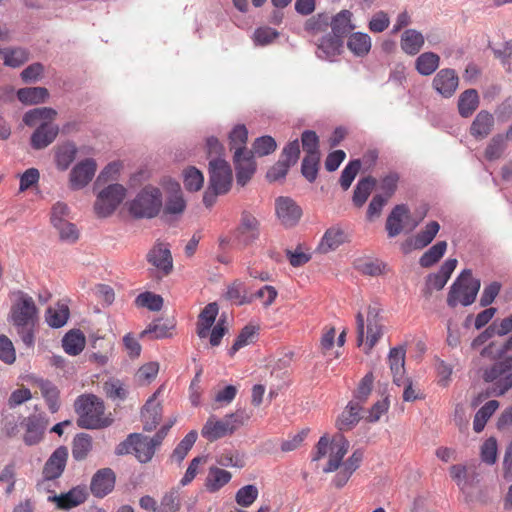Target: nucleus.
Listing matches in <instances>:
<instances>
[{
  "label": "nucleus",
  "mask_w": 512,
  "mask_h": 512,
  "mask_svg": "<svg viewBox=\"0 0 512 512\" xmlns=\"http://www.w3.org/2000/svg\"><path fill=\"white\" fill-rule=\"evenodd\" d=\"M15 301L11 305L9 321L27 347H32L35 341V327L39 320L38 308L31 296L23 291L14 293Z\"/></svg>",
  "instance_id": "obj_1"
},
{
  "label": "nucleus",
  "mask_w": 512,
  "mask_h": 512,
  "mask_svg": "<svg viewBox=\"0 0 512 512\" xmlns=\"http://www.w3.org/2000/svg\"><path fill=\"white\" fill-rule=\"evenodd\" d=\"M352 16V12L346 9L331 16V32L318 37L315 41L319 58L330 60L341 54L344 38L355 29Z\"/></svg>",
  "instance_id": "obj_2"
},
{
  "label": "nucleus",
  "mask_w": 512,
  "mask_h": 512,
  "mask_svg": "<svg viewBox=\"0 0 512 512\" xmlns=\"http://www.w3.org/2000/svg\"><path fill=\"white\" fill-rule=\"evenodd\" d=\"M78 414L77 425L84 429H99L108 425L103 418L104 403L95 395H81L74 404Z\"/></svg>",
  "instance_id": "obj_3"
},
{
  "label": "nucleus",
  "mask_w": 512,
  "mask_h": 512,
  "mask_svg": "<svg viewBox=\"0 0 512 512\" xmlns=\"http://www.w3.org/2000/svg\"><path fill=\"white\" fill-rule=\"evenodd\" d=\"M250 416L244 410H237L234 413L226 415L223 419L217 420L215 416H210L204 424L201 435L209 442H214L227 435L233 434L237 429L243 426Z\"/></svg>",
  "instance_id": "obj_4"
},
{
  "label": "nucleus",
  "mask_w": 512,
  "mask_h": 512,
  "mask_svg": "<svg viewBox=\"0 0 512 512\" xmlns=\"http://www.w3.org/2000/svg\"><path fill=\"white\" fill-rule=\"evenodd\" d=\"M162 206L163 199L160 189L148 185L129 202L128 210L136 219H151L159 214Z\"/></svg>",
  "instance_id": "obj_5"
},
{
  "label": "nucleus",
  "mask_w": 512,
  "mask_h": 512,
  "mask_svg": "<svg viewBox=\"0 0 512 512\" xmlns=\"http://www.w3.org/2000/svg\"><path fill=\"white\" fill-rule=\"evenodd\" d=\"M480 286V280L473 278L470 269L463 270L450 287L447 304L452 308L459 302L463 306L471 305L476 299Z\"/></svg>",
  "instance_id": "obj_6"
},
{
  "label": "nucleus",
  "mask_w": 512,
  "mask_h": 512,
  "mask_svg": "<svg viewBox=\"0 0 512 512\" xmlns=\"http://www.w3.org/2000/svg\"><path fill=\"white\" fill-rule=\"evenodd\" d=\"M485 382L492 383L491 394L502 396L512 388V355L483 371Z\"/></svg>",
  "instance_id": "obj_7"
},
{
  "label": "nucleus",
  "mask_w": 512,
  "mask_h": 512,
  "mask_svg": "<svg viewBox=\"0 0 512 512\" xmlns=\"http://www.w3.org/2000/svg\"><path fill=\"white\" fill-rule=\"evenodd\" d=\"M126 196V188L118 183L102 189L96 197L94 211L98 217L106 218L114 213Z\"/></svg>",
  "instance_id": "obj_8"
},
{
  "label": "nucleus",
  "mask_w": 512,
  "mask_h": 512,
  "mask_svg": "<svg viewBox=\"0 0 512 512\" xmlns=\"http://www.w3.org/2000/svg\"><path fill=\"white\" fill-rule=\"evenodd\" d=\"M209 185L216 192L230 190L233 180L230 164L222 157L213 158L209 161Z\"/></svg>",
  "instance_id": "obj_9"
},
{
  "label": "nucleus",
  "mask_w": 512,
  "mask_h": 512,
  "mask_svg": "<svg viewBox=\"0 0 512 512\" xmlns=\"http://www.w3.org/2000/svg\"><path fill=\"white\" fill-rule=\"evenodd\" d=\"M237 184L245 186L256 170L254 154L248 149H236L233 155Z\"/></svg>",
  "instance_id": "obj_10"
},
{
  "label": "nucleus",
  "mask_w": 512,
  "mask_h": 512,
  "mask_svg": "<svg viewBox=\"0 0 512 512\" xmlns=\"http://www.w3.org/2000/svg\"><path fill=\"white\" fill-rule=\"evenodd\" d=\"M235 236L239 243L249 246L260 236V222L249 211L241 213L240 223L235 230Z\"/></svg>",
  "instance_id": "obj_11"
},
{
  "label": "nucleus",
  "mask_w": 512,
  "mask_h": 512,
  "mask_svg": "<svg viewBox=\"0 0 512 512\" xmlns=\"http://www.w3.org/2000/svg\"><path fill=\"white\" fill-rule=\"evenodd\" d=\"M275 210L281 224L287 228L294 227L302 216L301 207L290 197H278L275 200Z\"/></svg>",
  "instance_id": "obj_12"
},
{
  "label": "nucleus",
  "mask_w": 512,
  "mask_h": 512,
  "mask_svg": "<svg viewBox=\"0 0 512 512\" xmlns=\"http://www.w3.org/2000/svg\"><path fill=\"white\" fill-rule=\"evenodd\" d=\"M350 448L349 441L343 434L337 433L330 441L329 459L327 465L323 468L324 473L337 471L343 464V458Z\"/></svg>",
  "instance_id": "obj_13"
},
{
  "label": "nucleus",
  "mask_w": 512,
  "mask_h": 512,
  "mask_svg": "<svg viewBox=\"0 0 512 512\" xmlns=\"http://www.w3.org/2000/svg\"><path fill=\"white\" fill-rule=\"evenodd\" d=\"M97 170L96 161L92 158H86L80 161L70 172L69 182L72 190L84 188L93 179Z\"/></svg>",
  "instance_id": "obj_14"
},
{
  "label": "nucleus",
  "mask_w": 512,
  "mask_h": 512,
  "mask_svg": "<svg viewBox=\"0 0 512 512\" xmlns=\"http://www.w3.org/2000/svg\"><path fill=\"white\" fill-rule=\"evenodd\" d=\"M459 86V77L454 69L439 70L432 80V87L444 98L452 97Z\"/></svg>",
  "instance_id": "obj_15"
},
{
  "label": "nucleus",
  "mask_w": 512,
  "mask_h": 512,
  "mask_svg": "<svg viewBox=\"0 0 512 512\" xmlns=\"http://www.w3.org/2000/svg\"><path fill=\"white\" fill-rule=\"evenodd\" d=\"M115 479V473L112 469L102 468L98 470L91 479V493L97 498L105 497L113 490Z\"/></svg>",
  "instance_id": "obj_16"
},
{
  "label": "nucleus",
  "mask_w": 512,
  "mask_h": 512,
  "mask_svg": "<svg viewBox=\"0 0 512 512\" xmlns=\"http://www.w3.org/2000/svg\"><path fill=\"white\" fill-rule=\"evenodd\" d=\"M163 386H160L154 394L145 403L141 415L143 428L145 431L154 430L159 424L162 416V407L156 402L157 396L162 392Z\"/></svg>",
  "instance_id": "obj_17"
},
{
  "label": "nucleus",
  "mask_w": 512,
  "mask_h": 512,
  "mask_svg": "<svg viewBox=\"0 0 512 512\" xmlns=\"http://www.w3.org/2000/svg\"><path fill=\"white\" fill-rule=\"evenodd\" d=\"M68 458V449L65 446L58 447L48 458L43 468L45 480H54L59 478L66 466Z\"/></svg>",
  "instance_id": "obj_18"
},
{
  "label": "nucleus",
  "mask_w": 512,
  "mask_h": 512,
  "mask_svg": "<svg viewBox=\"0 0 512 512\" xmlns=\"http://www.w3.org/2000/svg\"><path fill=\"white\" fill-rule=\"evenodd\" d=\"M88 491L85 485L73 487L67 493L49 497V501L55 502L60 509H71L86 501Z\"/></svg>",
  "instance_id": "obj_19"
},
{
  "label": "nucleus",
  "mask_w": 512,
  "mask_h": 512,
  "mask_svg": "<svg viewBox=\"0 0 512 512\" xmlns=\"http://www.w3.org/2000/svg\"><path fill=\"white\" fill-rule=\"evenodd\" d=\"M163 207V217L179 216L183 214L186 208V202L183 198L180 185L176 182L170 184L169 195L165 200Z\"/></svg>",
  "instance_id": "obj_20"
},
{
  "label": "nucleus",
  "mask_w": 512,
  "mask_h": 512,
  "mask_svg": "<svg viewBox=\"0 0 512 512\" xmlns=\"http://www.w3.org/2000/svg\"><path fill=\"white\" fill-rule=\"evenodd\" d=\"M59 133V128L50 122H42L31 135V146L41 150L50 145Z\"/></svg>",
  "instance_id": "obj_21"
},
{
  "label": "nucleus",
  "mask_w": 512,
  "mask_h": 512,
  "mask_svg": "<svg viewBox=\"0 0 512 512\" xmlns=\"http://www.w3.org/2000/svg\"><path fill=\"white\" fill-rule=\"evenodd\" d=\"M494 123L493 115L486 110H481L470 125L471 136L477 140L485 139L492 132Z\"/></svg>",
  "instance_id": "obj_22"
},
{
  "label": "nucleus",
  "mask_w": 512,
  "mask_h": 512,
  "mask_svg": "<svg viewBox=\"0 0 512 512\" xmlns=\"http://www.w3.org/2000/svg\"><path fill=\"white\" fill-rule=\"evenodd\" d=\"M410 216V210L405 204L396 205L387 217L385 228L388 236L393 238L403 230V220Z\"/></svg>",
  "instance_id": "obj_23"
},
{
  "label": "nucleus",
  "mask_w": 512,
  "mask_h": 512,
  "mask_svg": "<svg viewBox=\"0 0 512 512\" xmlns=\"http://www.w3.org/2000/svg\"><path fill=\"white\" fill-rule=\"evenodd\" d=\"M362 410V406L358 402L351 401L348 403L345 410L341 413L336 421V427L339 431H349L361 419L360 411Z\"/></svg>",
  "instance_id": "obj_24"
},
{
  "label": "nucleus",
  "mask_w": 512,
  "mask_h": 512,
  "mask_svg": "<svg viewBox=\"0 0 512 512\" xmlns=\"http://www.w3.org/2000/svg\"><path fill=\"white\" fill-rule=\"evenodd\" d=\"M24 423L26 428L24 442L30 446L37 444L42 439L46 421L40 416L32 415L26 418Z\"/></svg>",
  "instance_id": "obj_25"
},
{
  "label": "nucleus",
  "mask_w": 512,
  "mask_h": 512,
  "mask_svg": "<svg viewBox=\"0 0 512 512\" xmlns=\"http://www.w3.org/2000/svg\"><path fill=\"white\" fill-rule=\"evenodd\" d=\"M147 261L162 270L165 275L172 271L173 263L170 250L162 246H155L147 254Z\"/></svg>",
  "instance_id": "obj_26"
},
{
  "label": "nucleus",
  "mask_w": 512,
  "mask_h": 512,
  "mask_svg": "<svg viewBox=\"0 0 512 512\" xmlns=\"http://www.w3.org/2000/svg\"><path fill=\"white\" fill-rule=\"evenodd\" d=\"M390 370L393 375V382L401 386L402 379L405 378V349L403 347H394L389 352Z\"/></svg>",
  "instance_id": "obj_27"
},
{
  "label": "nucleus",
  "mask_w": 512,
  "mask_h": 512,
  "mask_svg": "<svg viewBox=\"0 0 512 512\" xmlns=\"http://www.w3.org/2000/svg\"><path fill=\"white\" fill-rule=\"evenodd\" d=\"M347 241V235L345 232L336 227H331L326 230L322 237V240L318 246V250L321 253H328L336 250L340 245Z\"/></svg>",
  "instance_id": "obj_28"
},
{
  "label": "nucleus",
  "mask_w": 512,
  "mask_h": 512,
  "mask_svg": "<svg viewBox=\"0 0 512 512\" xmlns=\"http://www.w3.org/2000/svg\"><path fill=\"white\" fill-rule=\"evenodd\" d=\"M218 315V305L213 302L205 306L201 311L197 322V335L206 338Z\"/></svg>",
  "instance_id": "obj_29"
},
{
  "label": "nucleus",
  "mask_w": 512,
  "mask_h": 512,
  "mask_svg": "<svg viewBox=\"0 0 512 512\" xmlns=\"http://www.w3.org/2000/svg\"><path fill=\"white\" fill-rule=\"evenodd\" d=\"M331 25V16L328 13H318L308 18L304 29L312 37L325 35Z\"/></svg>",
  "instance_id": "obj_30"
},
{
  "label": "nucleus",
  "mask_w": 512,
  "mask_h": 512,
  "mask_svg": "<svg viewBox=\"0 0 512 512\" xmlns=\"http://www.w3.org/2000/svg\"><path fill=\"white\" fill-rule=\"evenodd\" d=\"M371 37L367 33H351L347 40V48L357 57L366 56L371 50Z\"/></svg>",
  "instance_id": "obj_31"
},
{
  "label": "nucleus",
  "mask_w": 512,
  "mask_h": 512,
  "mask_svg": "<svg viewBox=\"0 0 512 512\" xmlns=\"http://www.w3.org/2000/svg\"><path fill=\"white\" fill-rule=\"evenodd\" d=\"M232 478V474L224 469L212 466L209 468L205 487L210 493H215L225 486Z\"/></svg>",
  "instance_id": "obj_32"
},
{
  "label": "nucleus",
  "mask_w": 512,
  "mask_h": 512,
  "mask_svg": "<svg viewBox=\"0 0 512 512\" xmlns=\"http://www.w3.org/2000/svg\"><path fill=\"white\" fill-rule=\"evenodd\" d=\"M479 95L475 89H467L462 92L458 99V112L464 117L471 116L479 106Z\"/></svg>",
  "instance_id": "obj_33"
},
{
  "label": "nucleus",
  "mask_w": 512,
  "mask_h": 512,
  "mask_svg": "<svg viewBox=\"0 0 512 512\" xmlns=\"http://www.w3.org/2000/svg\"><path fill=\"white\" fill-rule=\"evenodd\" d=\"M155 449L156 447L149 437L137 433V437L134 439L133 454L139 462H149L155 453Z\"/></svg>",
  "instance_id": "obj_34"
},
{
  "label": "nucleus",
  "mask_w": 512,
  "mask_h": 512,
  "mask_svg": "<svg viewBox=\"0 0 512 512\" xmlns=\"http://www.w3.org/2000/svg\"><path fill=\"white\" fill-rule=\"evenodd\" d=\"M507 137L505 134L498 133L495 134L488 142L485 150H484V157L488 161H495L504 155L505 151L507 150Z\"/></svg>",
  "instance_id": "obj_35"
},
{
  "label": "nucleus",
  "mask_w": 512,
  "mask_h": 512,
  "mask_svg": "<svg viewBox=\"0 0 512 512\" xmlns=\"http://www.w3.org/2000/svg\"><path fill=\"white\" fill-rule=\"evenodd\" d=\"M424 45V36L415 29H408L401 36V48L409 55H416Z\"/></svg>",
  "instance_id": "obj_36"
},
{
  "label": "nucleus",
  "mask_w": 512,
  "mask_h": 512,
  "mask_svg": "<svg viewBox=\"0 0 512 512\" xmlns=\"http://www.w3.org/2000/svg\"><path fill=\"white\" fill-rule=\"evenodd\" d=\"M440 65V57L434 52H424L415 61V69L422 76L432 75Z\"/></svg>",
  "instance_id": "obj_37"
},
{
  "label": "nucleus",
  "mask_w": 512,
  "mask_h": 512,
  "mask_svg": "<svg viewBox=\"0 0 512 512\" xmlns=\"http://www.w3.org/2000/svg\"><path fill=\"white\" fill-rule=\"evenodd\" d=\"M17 97L23 104L34 105L45 102L49 92L44 87H26L17 91Z\"/></svg>",
  "instance_id": "obj_38"
},
{
  "label": "nucleus",
  "mask_w": 512,
  "mask_h": 512,
  "mask_svg": "<svg viewBox=\"0 0 512 512\" xmlns=\"http://www.w3.org/2000/svg\"><path fill=\"white\" fill-rule=\"evenodd\" d=\"M62 346L67 354L76 356L85 347V336L80 330H71L64 336Z\"/></svg>",
  "instance_id": "obj_39"
},
{
  "label": "nucleus",
  "mask_w": 512,
  "mask_h": 512,
  "mask_svg": "<svg viewBox=\"0 0 512 512\" xmlns=\"http://www.w3.org/2000/svg\"><path fill=\"white\" fill-rule=\"evenodd\" d=\"M174 324L171 321L163 322L161 319L151 322L145 330L140 334L141 337H149L150 339H163L171 336V330Z\"/></svg>",
  "instance_id": "obj_40"
},
{
  "label": "nucleus",
  "mask_w": 512,
  "mask_h": 512,
  "mask_svg": "<svg viewBox=\"0 0 512 512\" xmlns=\"http://www.w3.org/2000/svg\"><path fill=\"white\" fill-rule=\"evenodd\" d=\"M70 312L68 305L58 302L55 308L49 307L46 311V322L52 328H60L67 323Z\"/></svg>",
  "instance_id": "obj_41"
},
{
  "label": "nucleus",
  "mask_w": 512,
  "mask_h": 512,
  "mask_svg": "<svg viewBox=\"0 0 512 512\" xmlns=\"http://www.w3.org/2000/svg\"><path fill=\"white\" fill-rule=\"evenodd\" d=\"M37 385L41 391L42 396L45 398L49 410L55 413L59 410V391L57 387L49 380L39 379Z\"/></svg>",
  "instance_id": "obj_42"
},
{
  "label": "nucleus",
  "mask_w": 512,
  "mask_h": 512,
  "mask_svg": "<svg viewBox=\"0 0 512 512\" xmlns=\"http://www.w3.org/2000/svg\"><path fill=\"white\" fill-rule=\"evenodd\" d=\"M92 448V438L87 433H79L74 437L72 456L76 461L86 459Z\"/></svg>",
  "instance_id": "obj_43"
},
{
  "label": "nucleus",
  "mask_w": 512,
  "mask_h": 512,
  "mask_svg": "<svg viewBox=\"0 0 512 512\" xmlns=\"http://www.w3.org/2000/svg\"><path fill=\"white\" fill-rule=\"evenodd\" d=\"M375 185L376 179L371 176L361 179L354 189L352 199L354 205L361 207L367 201Z\"/></svg>",
  "instance_id": "obj_44"
},
{
  "label": "nucleus",
  "mask_w": 512,
  "mask_h": 512,
  "mask_svg": "<svg viewBox=\"0 0 512 512\" xmlns=\"http://www.w3.org/2000/svg\"><path fill=\"white\" fill-rule=\"evenodd\" d=\"M3 55L4 64L17 68L29 60V52L24 48H6L0 51Z\"/></svg>",
  "instance_id": "obj_45"
},
{
  "label": "nucleus",
  "mask_w": 512,
  "mask_h": 512,
  "mask_svg": "<svg viewBox=\"0 0 512 512\" xmlns=\"http://www.w3.org/2000/svg\"><path fill=\"white\" fill-rule=\"evenodd\" d=\"M498 407L499 402L497 400H490L477 411L473 421V429L476 433H480L484 429L488 419Z\"/></svg>",
  "instance_id": "obj_46"
},
{
  "label": "nucleus",
  "mask_w": 512,
  "mask_h": 512,
  "mask_svg": "<svg viewBox=\"0 0 512 512\" xmlns=\"http://www.w3.org/2000/svg\"><path fill=\"white\" fill-rule=\"evenodd\" d=\"M447 249L446 241H439L430 247L419 259V264L423 268H429L436 264L445 254Z\"/></svg>",
  "instance_id": "obj_47"
},
{
  "label": "nucleus",
  "mask_w": 512,
  "mask_h": 512,
  "mask_svg": "<svg viewBox=\"0 0 512 512\" xmlns=\"http://www.w3.org/2000/svg\"><path fill=\"white\" fill-rule=\"evenodd\" d=\"M197 437H198V433L196 430H191L179 443L178 445L176 446V448L174 449L172 455H171V459L178 462V463H181L186 455L188 454V452L190 451V449L193 447V445L195 444L196 440H197Z\"/></svg>",
  "instance_id": "obj_48"
},
{
  "label": "nucleus",
  "mask_w": 512,
  "mask_h": 512,
  "mask_svg": "<svg viewBox=\"0 0 512 512\" xmlns=\"http://www.w3.org/2000/svg\"><path fill=\"white\" fill-rule=\"evenodd\" d=\"M440 229V225L437 221L429 222L425 229L420 231L414 238L413 246L415 249H422L429 245Z\"/></svg>",
  "instance_id": "obj_49"
},
{
  "label": "nucleus",
  "mask_w": 512,
  "mask_h": 512,
  "mask_svg": "<svg viewBox=\"0 0 512 512\" xmlns=\"http://www.w3.org/2000/svg\"><path fill=\"white\" fill-rule=\"evenodd\" d=\"M277 144L271 136H261L256 138L252 144V153L258 157H263L273 153L276 150Z\"/></svg>",
  "instance_id": "obj_50"
},
{
  "label": "nucleus",
  "mask_w": 512,
  "mask_h": 512,
  "mask_svg": "<svg viewBox=\"0 0 512 512\" xmlns=\"http://www.w3.org/2000/svg\"><path fill=\"white\" fill-rule=\"evenodd\" d=\"M77 149L73 144H65L56 152V165L58 169L64 171L74 161Z\"/></svg>",
  "instance_id": "obj_51"
},
{
  "label": "nucleus",
  "mask_w": 512,
  "mask_h": 512,
  "mask_svg": "<svg viewBox=\"0 0 512 512\" xmlns=\"http://www.w3.org/2000/svg\"><path fill=\"white\" fill-rule=\"evenodd\" d=\"M319 161L320 154L306 155L302 160V175L311 183L314 182L317 177Z\"/></svg>",
  "instance_id": "obj_52"
},
{
  "label": "nucleus",
  "mask_w": 512,
  "mask_h": 512,
  "mask_svg": "<svg viewBox=\"0 0 512 512\" xmlns=\"http://www.w3.org/2000/svg\"><path fill=\"white\" fill-rule=\"evenodd\" d=\"M135 303L137 306L146 307L151 311H160L163 307V298L151 292H143L136 297Z\"/></svg>",
  "instance_id": "obj_53"
},
{
  "label": "nucleus",
  "mask_w": 512,
  "mask_h": 512,
  "mask_svg": "<svg viewBox=\"0 0 512 512\" xmlns=\"http://www.w3.org/2000/svg\"><path fill=\"white\" fill-rule=\"evenodd\" d=\"M383 335V324L381 321L379 322H369L367 323V335L365 342V353L368 354L373 349V347L377 344L379 339Z\"/></svg>",
  "instance_id": "obj_54"
},
{
  "label": "nucleus",
  "mask_w": 512,
  "mask_h": 512,
  "mask_svg": "<svg viewBox=\"0 0 512 512\" xmlns=\"http://www.w3.org/2000/svg\"><path fill=\"white\" fill-rule=\"evenodd\" d=\"M204 176L200 170L190 167L184 172V186L189 191H198L202 188Z\"/></svg>",
  "instance_id": "obj_55"
},
{
  "label": "nucleus",
  "mask_w": 512,
  "mask_h": 512,
  "mask_svg": "<svg viewBox=\"0 0 512 512\" xmlns=\"http://www.w3.org/2000/svg\"><path fill=\"white\" fill-rule=\"evenodd\" d=\"M53 226L58 231L59 237L62 241L74 243L78 240L79 231L75 224L69 221H62L60 223L54 224Z\"/></svg>",
  "instance_id": "obj_56"
},
{
  "label": "nucleus",
  "mask_w": 512,
  "mask_h": 512,
  "mask_svg": "<svg viewBox=\"0 0 512 512\" xmlns=\"http://www.w3.org/2000/svg\"><path fill=\"white\" fill-rule=\"evenodd\" d=\"M258 493V489L255 485H246L237 491L235 501L242 507H249L257 499Z\"/></svg>",
  "instance_id": "obj_57"
},
{
  "label": "nucleus",
  "mask_w": 512,
  "mask_h": 512,
  "mask_svg": "<svg viewBox=\"0 0 512 512\" xmlns=\"http://www.w3.org/2000/svg\"><path fill=\"white\" fill-rule=\"evenodd\" d=\"M248 131L244 125H236L229 134L230 149H247Z\"/></svg>",
  "instance_id": "obj_58"
},
{
  "label": "nucleus",
  "mask_w": 512,
  "mask_h": 512,
  "mask_svg": "<svg viewBox=\"0 0 512 512\" xmlns=\"http://www.w3.org/2000/svg\"><path fill=\"white\" fill-rule=\"evenodd\" d=\"M361 168V161L359 159L352 160L343 169L340 177V185L343 190L349 189L356 175Z\"/></svg>",
  "instance_id": "obj_59"
},
{
  "label": "nucleus",
  "mask_w": 512,
  "mask_h": 512,
  "mask_svg": "<svg viewBox=\"0 0 512 512\" xmlns=\"http://www.w3.org/2000/svg\"><path fill=\"white\" fill-rule=\"evenodd\" d=\"M373 381H374V377H373L372 373H367L362 378V380L360 381V383L354 393V397L356 399L355 402H358L361 405L362 403H364L367 400L368 396L370 395V393L372 391Z\"/></svg>",
  "instance_id": "obj_60"
},
{
  "label": "nucleus",
  "mask_w": 512,
  "mask_h": 512,
  "mask_svg": "<svg viewBox=\"0 0 512 512\" xmlns=\"http://www.w3.org/2000/svg\"><path fill=\"white\" fill-rule=\"evenodd\" d=\"M158 371L159 364L157 362L147 363L138 369L136 373L137 381L142 385L148 384L156 378Z\"/></svg>",
  "instance_id": "obj_61"
},
{
  "label": "nucleus",
  "mask_w": 512,
  "mask_h": 512,
  "mask_svg": "<svg viewBox=\"0 0 512 512\" xmlns=\"http://www.w3.org/2000/svg\"><path fill=\"white\" fill-rule=\"evenodd\" d=\"M255 328L252 326H245L240 334L237 336L235 342L229 350V354L233 356L238 350L243 348L252 342L253 337L255 336Z\"/></svg>",
  "instance_id": "obj_62"
},
{
  "label": "nucleus",
  "mask_w": 512,
  "mask_h": 512,
  "mask_svg": "<svg viewBox=\"0 0 512 512\" xmlns=\"http://www.w3.org/2000/svg\"><path fill=\"white\" fill-rule=\"evenodd\" d=\"M301 142L307 155L319 154V138L312 130H305L301 136Z\"/></svg>",
  "instance_id": "obj_63"
},
{
  "label": "nucleus",
  "mask_w": 512,
  "mask_h": 512,
  "mask_svg": "<svg viewBox=\"0 0 512 512\" xmlns=\"http://www.w3.org/2000/svg\"><path fill=\"white\" fill-rule=\"evenodd\" d=\"M162 510L165 512H177L181 507L179 491L172 489L161 500Z\"/></svg>",
  "instance_id": "obj_64"
}]
</instances>
